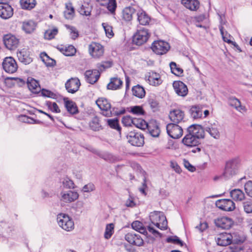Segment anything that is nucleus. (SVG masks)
Wrapping results in <instances>:
<instances>
[{"mask_svg": "<svg viewBox=\"0 0 252 252\" xmlns=\"http://www.w3.org/2000/svg\"><path fill=\"white\" fill-rule=\"evenodd\" d=\"M241 164L240 157H235L226 161L224 168L221 176L229 179L236 175Z\"/></svg>", "mask_w": 252, "mask_h": 252, "instance_id": "1", "label": "nucleus"}, {"mask_svg": "<svg viewBox=\"0 0 252 252\" xmlns=\"http://www.w3.org/2000/svg\"><path fill=\"white\" fill-rule=\"evenodd\" d=\"M112 62L106 61L97 64L98 70H87L85 73L86 80L89 83L93 84L95 83L100 76L99 71H103L105 68L112 66Z\"/></svg>", "mask_w": 252, "mask_h": 252, "instance_id": "2", "label": "nucleus"}, {"mask_svg": "<svg viewBox=\"0 0 252 252\" xmlns=\"http://www.w3.org/2000/svg\"><path fill=\"white\" fill-rule=\"evenodd\" d=\"M149 218L151 222L159 229L165 230L167 228V221L163 212L154 211L150 213Z\"/></svg>", "mask_w": 252, "mask_h": 252, "instance_id": "3", "label": "nucleus"}, {"mask_svg": "<svg viewBox=\"0 0 252 252\" xmlns=\"http://www.w3.org/2000/svg\"><path fill=\"white\" fill-rule=\"evenodd\" d=\"M57 221L59 226L64 230L70 232L74 228V223L71 217L64 213L57 215Z\"/></svg>", "mask_w": 252, "mask_h": 252, "instance_id": "4", "label": "nucleus"}, {"mask_svg": "<svg viewBox=\"0 0 252 252\" xmlns=\"http://www.w3.org/2000/svg\"><path fill=\"white\" fill-rule=\"evenodd\" d=\"M150 36V33L148 29L140 28L133 36V42L137 45H141L147 41Z\"/></svg>", "mask_w": 252, "mask_h": 252, "instance_id": "5", "label": "nucleus"}, {"mask_svg": "<svg viewBox=\"0 0 252 252\" xmlns=\"http://www.w3.org/2000/svg\"><path fill=\"white\" fill-rule=\"evenodd\" d=\"M128 142L132 146L140 147L144 143V135L135 131H130L127 135Z\"/></svg>", "mask_w": 252, "mask_h": 252, "instance_id": "6", "label": "nucleus"}, {"mask_svg": "<svg viewBox=\"0 0 252 252\" xmlns=\"http://www.w3.org/2000/svg\"><path fill=\"white\" fill-rule=\"evenodd\" d=\"M2 66L6 72L10 74L16 72L18 69L17 62L12 57H5L2 63Z\"/></svg>", "mask_w": 252, "mask_h": 252, "instance_id": "7", "label": "nucleus"}, {"mask_svg": "<svg viewBox=\"0 0 252 252\" xmlns=\"http://www.w3.org/2000/svg\"><path fill=\"white\" fill-rule=\"evenodd\" d=\"M166 130L168 135L173 139L179 138L183 135L182 128L176 124H168L166 126Z\"/></svg>", "mask_w": 252, "mask_h": 252, "instance_id": "8", "label": "nucleus"}, {"mask_svg": "<svg viewBox=\"0 0 252 252\" xmlns=\"http://www.w3.org/2000/svg\"><path fill=\"white\" fill-rule=\"evenodd\" d=\"M169 117L171 122L174 124H179L184 122L185 112L180 108H174L170 110Z\"/></svg>", "mask_w": 252, "mask_h": 252, "instance_id": "9", "label": "nucleus"}, {"mask_svg": "<svg viewBox=\"0 0 252 252\" xmlns=\"http://www.w3.org/2000/svg\"><path fill=\"white\" fill-rule=\"evenodd\" d=\"M96 104L102 111V114L103 116L107 117L112 116L111 105L107 99L103 97L99 98L96 101Z\"/></svg>", "mask_w": 252, "mask_h": 252, "instance_id": "10", "label": "nucleus"}, {"mask_svg": "<svg viewBox=\"0 0 252 252\" xmlns=\"http://www.w3.org/2000/svg\"><path fill=\"white\" fill-rule=\"evenodd\" d=\"M169 48L170 46L168 43L162 40L155 41L153 42L151 47L153 52L158 55H162L166 53Z\"/></svg>", "mask_w": 252, "mask_h": 252, "instance_id": "11", "label": "nucleus"}, {"mask_svg": "<svg viewBox=\"0 0 252 252\" xmlns=\"http://www.w3.org/2000/svg\"><path fill=\"white\" fill-rule=\"evenodd\" d=\"M89 52L94 58H100L104 54V48L99 43L92 42L89 46Z\"/></svg>", "mask_w": 252, "mask_h": 252, "instance_id": "12", "label": "nucleus"}, {"mask_svg": "<svg viewBox=\"0 0 252 252\" xmlns=\"http://www.w3.org/2000/svg\"><path fill=\"white\" fill-rule=\"evenodd\" d=\"M3 43L6 48L10 50L15 49L18 46L19 39L11 34L5 35L3 38Z\"/></svg>", "mask_w": 252, "mask_h": 252, "instance_id": "13", "label": "nucleus"}, {"mask_svg": "<svg viewBox=\"0 0 252 252\" xmlns=\"http://www.w3.org/2000/svg\"><path fill=\"white\" fill-rule=\"evenodd\" d=\"M216 205L217 207L225 211H232L235 208L234 202L229 199L218 200L216 201Z\"/></svg>", "mask_w": 252, "mask_h": 252, "instance_id": "14", "label": "nucleus"}, {"mask_svg": "<svg viewBox=\"0 0 252 252\" xmlns=\"http://www.w3.org/2000/svg\"><path fill=\"white\" fill-rule=\"evenodd\" d=\"M60 196L62 201L68 203L77 200L79 197V194L77 191L69 190L61 191Z\"/></svg>", "mask_w": 252, "mask_h": 252, "instance_id": "15", "label": "nucleus"}, {"mask_svg": "<svg viewBox=\"0 0 252 252\" xmlns=\"http://www.w3.org/2000/svg\"><path fill=\"white\" fill-rule=\"evenodd\" d=\"M187 132L198 140L204 137V128L198 125L190 126L187 129Z\"/></svg>", "mask_w": 252, "mask_h": 252, "instance_id": "16", "label": "nucleus"}, {"mask_svg": "<svg viewBox=\"0 0 252 252\" xmlns=\"http://www.w3.org/2000/svg\"><path fill=\"white\" fill-rule=\"evenodd\" d=\"M13 15V9L8 3L0 2V17L4 20L8 19Z\"/></svg>", "mask_w": 252, "mask_h": 252, "instance_id": "17", "label": "nucleus"}, {"mask_svg": "<svg viewBox=\"0 0 252 252\" xmlns=\"http://www.w3.org/2000/svg\"><path fill=\"white\" fill-rule=\"evenodd\" d=\"M173 87L175 93L179 96L185 97L188 93V89L187 85L182 81H174L173 83Z\"/></svg>", "mask_w": 252, "mask_h": 252, "instance_id": "18", "label": "nucleus"}, {"mask_svg": "<svg viewBox=\"0 0 252 252\" xmlns=\"http://www.w3.org/2000/svg\"><path fill=\"white\" fill-rule=\"evenodd\" d=\"M65 86L68 93L74 94L77 92L80 86V80L77 78H72L66 82Z\"/></svg>", "mask_w": 252, "mask_h": 252, "instance_id": "19", "label": "nucleus"}, {"mask_svg": "<svg viewBox=\"0 0 252 252\" xmlns=\"http://www.w3.org/2000/svg\"><path fill=\"white\" fill-rule=\"evenodd\" d=\"M233 223L231 219L225 217L218 218L215 220V223L217 227L224 229L230 228L233 225Z\"/></svg>", "mask_w": 252, "mask_h": 252, "instance_id": "20", "label": "nucleus"}, {"mask_svg": "<svg viewBox=\"0 0 252 252\" xmlns=\"http://www.w3.org/2000/svg\"><path fill=\"white\" fill-rule=\"evenodd\" d=\"M17 55L19 61L25 64H29L32 61L30 52L26 49H23L19 51Z\"/></svg>", "mask_w": 252, "mask_h": 252, "instance_id": "21", "label": "nucleus"}, {"mask_svg": "<svg viewBox=\"0 0 252 252\" xmlns=\"http://www.w3.org/2000/svg\"><path fill=\"white\" fill-rule=\"evenodd\" d=\"M125 239L129 243L137 246H142L143 244V239L138 234L128 233L125 235Z\"/></svg>", "mask_w": 252, "mask_h": 252, "instance_id": "22", "label": "nucleus"}, {"mask_svg": "<svg viewBox=\"0 0 252 252\" xmlns=\"http://www.w3.org/2000/svg\"><path fill=\"white\" fill-rule=\"evenodd\" d=\"M204 131L207 132L211 136L215 139H219L220 133L218 129V126L216 123L210 124L204 128Z\"/></svg>", "mask_w": 252, "mask_h": 252, "instance_id": "23", "label": "nucleus"}, {"mask_svg": "<svg viewBox=\"0 0 252 252\" xmlns=\"http://www.w3.org/2000/svg\"><path fill=\"white\" fill-rule=\"evenodd\" d=\"M183 143L187 147L197 146L200 143L199 140L188 133L182 139Z\"/></svg>", "mask_w": 252, "mask_h": 252, "instance_id": "24", "label": "nucleus"}, {"mask_svg": "<svg viewBox=\"0 0 252 252\" xmlns=\"http://www.w3.org/2000/svg\"><path fill=\"white\" fill-rule=\"evenodd\" d=\"M218 245L226 246L231 244L232 242L231 236L227 233H221L220 234L216 239Z\"/></svg>", "mask_w": 252, "mask_h": 252, "instance_id": "25", "label": "nucleus"}, {"mask_svg": "<svg viewBox=\"0 0 252 252\" xmlns=\"http://www.w3.org/2000/svg\"><path fill=\"white\" fill-rule=\"evenodd\" d=\"M148 77V82L151 85L158 86L162 82L160 75L156 72L153 71L149 72Z\"/></svg>", "mask_w": 252, "mask_h": 252, "instance_id": "26", "label": "nucleus"}, {"mask_svg": "<svg viewBox=\"0 0 252 252\" xmlns=\"http://www.w3.org/2000/svg\"><path fill=\"white\" fill-rule=\"evenodd\" d=\"M228 103L231 106L233 107L240 112L246 111V107L242 106L240 101L235 97H230L228 99Z\"/></svg>", "mask_w": 252, "mask_h": 252, "instance_id": "27", "label": "nucleus"}, {"mask_svg": "<svg viewBox=\"0 0 252 252\" xmlns=\"http://www.w3.org/2000/svg\"><path fill=\"white\" fill-rule=\"evenodd\" d=\"M182 4L191 11H196L199 7L198 0H181Z\"/></svg>", "mask_w": 252, "mask_h": 252, "instance_id": "28", "label": "nucleus"}, {"mask_svg": "<svg viewBox=\"0 0 252 252\" xmlns=\"http://www.w3.org/2000/svg\"><path fill=\"white\" fill-rule=\"evenodd\" d=\"M36 24L33 21L29 20L22 22V30L27 33L32 32L35 29Z\"/></svg>", "mask_w": 252, "mask_h": 252, "instance_id": "29", "label": "nucleus"}, {"mask_svg": "<svg viewBox=\"0 0 252 252\" xmlns=\"http://www.w3.org/2000/svg\"><path fill=\"white\" fill-rule=\"evenodd\" d=\"M63 100L65 107L68 112L72 115L78 113L77 107L73 101L68 100L67 98H64Z\"/></svg>", "mask_w": 252, "mask_h": 252, "instance_id": "30", "label": "nucleus"}, {"mask_svg": "<svg viewBox=\"0 0 252 252\" xmlns=\"http://www.w3.org/2000/svg\"><path fill=\"white\" fill-rule=\"evenodd\" d=\"M137 19L139 23L142 25H147L150 21V17L143 10H139L137 13Z\"/></svg>", "mask_w": 252, "mask_h": 252, "instance_id": "31", "label": "nucleus"}, {"mask_svg": "<svg viewBox=\"0 0 252 252\" xmlns=\"http://www.w3.org/2000/svg\"><path fill=\"white\" fill-rule=\"evenodd\" d=\"M230 195L233 200L236 201H241L245 199L244 192L240 189H234L230 191Z\"/></svg>", "mask_w": 252, "mask_h": 252, "instance_id": "32", "label": "nucleus"}, {"mask_svg": "<svg viewBox=\"0 0 252 252\" xmlns=\"http://www.w3.org/2000/svg\"><path fill=\"white\" fill-rule=\"evenodd\" d=\"M149 133L154 137H158L160 133V129L157 124L155 122L147 124V127Z\"/></svg>", "mask_w": 252, "mask_h": 252, "instance_id": "33", "label": "nucleus"}, {"mask_svg": "<svg viewBox=\"0 0 252 252\" xmlns=\"http://www.w3.org/2000/svg\"><path fill=\"white\" fill-rule=\"evenodd\" d=\"M122 84L123 81L120 78L114 77L111 79L107 87L109 90H116L120 89Z\"/></svg>", "mask_w": 252, "mask_h": 252, "instance_id": "34", "label": "nucleus"}, {"mask_svg": "<svg viewBox=\"0 0 252 252\" xmlns=\"http://www.w3.org/2000/svg\"><path fill=\"white\" fill-rule=\"evenodd\" d=\"M89 126L94 131H98L102 129V126L100 123V120L97 116H94L89 122Z\"/></svg>", "mask_w": 252, "mask_h": 252, "instance_id": "35", "label": "nucleus"}, {"mask_svg": "<svg viewBox=\"0 0 252 252\" xmlns=\"http://www.w3.org/2000/svg\"><path fill=\"white\" fill-rule=\"evenodd\" d=\"M66 9L64 11V16L66 19H72L74 16V9L70 2L65 4Z\"/></svg>", "mask_w": 252, "mask_h": 252, "instance_id": "36", "label": "nucleus"}, {"mask_svg": "<svg viewBox=\"0 0 252 252\" xmlns=\"http://www.w3.org/2000/svg\"><path fill=\"white\" fill-rule=\"evenodd\" d=\"M135 13V9L132 7H126L123 11V18L126 21H130Z\"/></svg>", "mask_w": 252, "mask_h": 252, "instance_id": "37", "label": "nucleus"}, {"mask_svg": "<svg viewBox=\"0 0 252 252\" xmlns=\"http://www.w3.org/2000/svg\"><path fill=\"white\" fill-rule=\"evenodd\" d=\"M189 113L191 117L194 119L201 118L202 115L201 109L197 106H192L189 110Z\"/></svg>", "mask_w": 252, "mask_h": 252, "instance_id": "38", "label": "nucleus"}, {"mask_svg": "<svg viewBox=\"0 0 252 252\" xmlns=\"http://www.w3.org/2000/svg\"><path fill=\"white\" fill-rule=\"evenodd\" d=\"M132 94L135 96L142 98L145 95V91L143 87L137 85L134 86L132 89Z\"/></svg>", "mask_w": 252, "mask_h": 252, "instance_id": "39", "label": "nucleus"}, {"mask_svg": "<svg viewBox=\"0 0 252 252\" xmlns=\"http://www.w3.org/2000/svg\"><path fill=\"white\" fill-rule=\"evenodd\" d=\"M20 4L23 9L31 10L35 7L36 1L35 0H20Z\"/></svg>", "mask_w": 252, "mask_h": 252, "instance_id": "40", "label": "nucleus"}, {"mask_svg": "<svg viewBox=\"0 0 252 252\" xmlns=\"http://www.w3.org/2000/svg\"><path fill=\"white\" fill-rule=\"evenodd\" d=\"M219 29L224 41L228 43H231L235 47H238V44L235 42H233L229 39V38L231 37V35L228 34L227 32H224L223 31V27L222 25L219 26Z\"/></svg>", "mask_w": 252, "mask_h": 252, "instance_id": "41", "label": "nucleus"}, {"mask_svg": "<svg viewBox=\"0 0 252 252\" xmlns=\"http://www.w3.org/2000/svg\"><path fill=\"white\" fill-rule=\"evenodd\" d=\"M59 49L66 56H73L76 52V49L72 45H69L68 47H62L61 48H59Z\"/></svg>", "mask_w": 252, "mask_h": 252, "instance_id": "42", "label": "nucleus"}, {"mask_svg": "<svg viewBox=\"0 0 252 252\" xmlns=\"http://www.w3.org/2000/svg\"><path fill=\"white\" fill-rule=\"evenodd\" d=\"M132 228L138 231L140 233L145 234L147 233V230L145 227H144L142 222L139 221H134L131 224Z\"/></svg>", "mask_w": 252, "mask_h": 252, "instance_id": "43", "label": "nucleus"}, {"mask_svg": "<svg viewBox=\"0 0 252 252\" xmlns=\"http://www.w3.org/2000/svg\"><path fill=\"white\" fill-rule=\"evenodd\" d=\"M27 85L30 90L33 92L37 91V88L39 86V83L33 78H28Z\"/></svg>", "mask_w": 252, "mask_h": 252, "instance_id": "44", "label": "nucleus"}, {"mask_svg": "<svg viewBox=\"0 0 252 252\" xmlns=\"http://www.w3.org/2000/svg\"><path fill=\"white\" fill-rule=\"evenodd\" d=\"M170 67L172 73L178 76L182 75L183 70L175 62L170 63Z\"/></svg>", "mask_w": 252, "mask_h": 252, "instance_id": "45", "label": "nucleus"}, {"mask_svg": "<svg viewBox=\"0 0 252 252\" xmlns=\"http://www.w3.org/2000/svg\"><path fill=\"white\" fill-rule=\"evenodd\" d=\"M107 123L111 128L116 129L119 132L121 131V127L119 125L118 119H107Z\"/></svg>", "mask_w": 252, "mask_h": 252, "instance_id": "46", "label": "nucleus"}, {"mask_svg": "<svg viewBox=\"0 0 252 252\" xmlns=\"http://www.w3.org/2000/svg\"><path fill=\"white\" fill-rule=\"evenodd\" d=\"M58 33V30L57 28H54L53 29H49L44 33L45 38L48 40L52 39L55 37Z\"/></svg>", "mask_w": 252, "mask_h": 252, "instance_id": "47", "label": "nucleus"}, {"mask_svg": "<svg viewBox=\"0 0 252 252\" xmlns=\"http://www.w3.org/2000/svg\"><path fill=\"white\" fill-rule=\"evenodd\" d=\"M40 57L47 66H53L55 64V60L51 59L45 53H41Z\"/></svg>", "mask_w": 252, "mask_h": 252, "instance_id": "48", "label": "nucleus"}, {"mask_svg": "<svg viewBox=\"0 0 252 252\" xmlns=\"http://www.w3.org/2000/svg\"><path fill=\"white\" fill-rule=\"evenodd\" d=\"M114 224L112 223L108 224L105 228L104 238L106 239L110 238L114 233Z\"/></svg>", "mask_w": 252, "mask_h": 252, "instance_id": "49", "label": "nucleus"}, {"mask_svg": "<svg viewBox=\"0 0 252 252\" xmlns=\"http://www.w3.org/2000/svg\"><path fill=\"white\" fill-rule=\"evenodd\" d=\"M132 125L140 129H145L147 126V124L144 120L137 118H134Z\"/></svg>", "mask_w": 252, "mask_h": 252, "instance_id": "50", "label": "nucleus"}, {"mask_svg": "<svg viewBox=\"0 0 252 252\" xmlns=\"http://www.w3.org/2000/svg\"><path fill=\"white\" fill-rule=\"evenodd\" d=\"M19 120L22 122L28 124H39L40 123V121L34 120L26 115H21L19 117Z\"/></svg>", "mask_w": 252, "mask_h": 252, "instance_id": "51", "label": "nucleus"}, {"mask_svg": "<svg viewBox=\"0 0 252 252\" xmlns=\"http://www.w3.org/2000/svg\"><path fill=\"white\" fill-rule=\"evenodd\" d=\"M129 112L137 116L143 115L145 113L143 109L140 106L131 107Z\"/></svg>", "mask_w": 252, "mask_h": 252, "instance_id": "52", "label": "nucleus"}, {"mask_svg": "<svg viewBox=\"0 0 252 252\" xmlns=\"http://www.w3.org/2000/svg\"><path fill=\"white\" fill-rule=\"evenodd\" d=\"M79 13L83 15L89 16L91 15V8L87 4L82 5L78 9Z\"/></svg>", "mask_w": 252, "mask_h": 252, "instance_id": "53", "label": "nucleus"}, {"mask_svg": "<svg viewBox=\"0 0 252 252\" xmlns=\"http://www.w3.org/2000/svg\"><path fill=\"white\" fill-rule=\"evenodd\" d=\"M102 26L105 32L106 36L109 38H111L113 37L114 33L113 32L112 26L106 23H103Z\"/></svg>", "mask_w": 252, "mask_h": 252, "instance_id": "54", "label": "nucleus"}, {"mask_svg": "<svg viewBox=\"0 0 252 252\" xmlns=\"http://www.w3.org/2000/svg\"><path fill=\"white\" fill-rule=\"evenodd\" d=\"M133 119L130 116H125L123 117L122 122L125 126H130L133 124Z\"/></svg>", "mask_w": 252, "mask_h": 252, "instance_id": "55", "label": "nucleus"}, {"mask_svg": "<svg viewBox=\"0 0 252 252\" xmlns=\"http://www.w3.org/2000/svg\"><path fill=\"white\" fill-rule=\"evenodd\" d=\"M108 10L112 13L115 12L117 7V3L116 0H109L106 4Z\"/></svg>", "mask_w": 252, "mask_h": 252, "instance_id": "56", "label": "nucleus"}, {"mask_svg": "<svg viewBox=\"0 0 252 252\" xmlns=\"http://www.w3.org/2000/svg\"><path fill=\"white\" fill-rule=\"evenodd\" d=\"M66 27L69 30L71 38L74 40L76 39L79 35L78 32L76 29L75 27L70 26H66Z\"/></svg>", "mask_w": 252, "mask_h": 252, "instance_id": "57", "label": "nucleus"}, {"mask_svg": "<svg viewBox=\"0 0 252 252\" xmlns=\"http://www.w3.org/2000/svg\"><path fill=\"white\" fill-rule=\"evenodd\" d=\"M63 187L67 189L74 188V184L73 182L68 178H65L63 181Z\"/></svg>", "mask_w": 252, "mask_h": 252, "instance_id": "58", "label": "nucleus"}, {"mask_svg": "<svg viewBox=\"0 0 252 252\" xmlns=\"http://www.w3.org/2000/svg\"><path fill=\"white\" fill-rule=\"evenodd\" d=\"M167 242L178 244L182 246L183 245V242L176 236L168 237L167 239Z\"/></svg>", "mask_w": 252, "mask_h": 252, "instance_id": "59", "label": "nucleus"}, {"mask_svg": "<svg viewBox=\"0 0 252 252\" xmlns=\"http://www.w3.org/2000/svg\"><path fill=\"white\" fill-rule=\"evenodd\" d=\"M244 189L248 195L252 197V181H249L247 182L245 184Z\"/></svg>", "mask_w": 252, "mask_h": 252, "instance_id": "60", "label": "nucleus"}, {"mask_svg": "<svg viewBox=\"0 0 252 252\" xmlns=\"http://www.w3.org/2000/svg\"><path fill=\"white\" fill-rule=\"evenodd\" d=\"M48 108L53 112L59 113L60 110L56 102H47Z\"/></svg>", "mask_w": 252, "mask_h": 252, "instance_id": "61", "label": "nucleus"}, {"mask_svg": "<svg viewBox=\"0 0 252 252\" xmlns=\"http://www.w3.org/2000/svg\"><path fill=\"white\" fill-rule=\"evenodd\" d=\"M148 102L151 108L153 109L154 111L158 109L159 103L156 99L150 98L148 100Z\"/></svg>", "mask_w": 252, "mask_h": 252, "instance_id": "62", "label": "nucleus"}, {"mask_svg": "<svg viewBox=\"0 0 252 252\" xmlns=\"http://www.w3.org/2000/svg\"><path fill=\"white\" fill-rule=\"evenodd\" d=\"M243 207L247 213H252V202L248 201L244 202Z\"/></svg>", "mask_w": 252, "mask_h": 252, "instance_id": "63", "label": "nucleus"}, {"mask_svg": "<svg viewBox=\"0 0 252 252\" xmlns=\"http://www.w3.org/2000/svg\"><path fill=\"white\" fill-rule=\"evenodd\" d=\"M170 167L173 169L176 173L178 174H180L182 172L181 168L176 162L172 161H171Z\"/></svg>", "mask_w": 252, "mask_h": 252, "instance_id": "64", "label": "nucleus"}]
</instances>
